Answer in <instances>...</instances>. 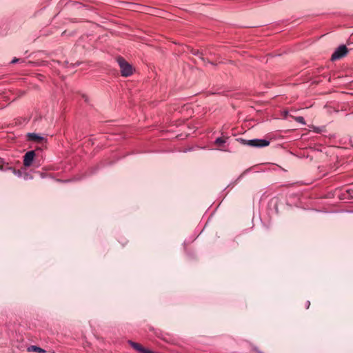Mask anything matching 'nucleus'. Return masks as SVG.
Here are the masks:
<instances>
[{
	"instance_id": "nucleus-1",
	"label": "nucleus",
	"mask_w": 353,
	"mask_h": 353,
	"mask_svg": "<svg viewBox=\"0 0 353 353\" xmlns=\"http://www.w3.org/2000/svg\"><path fill=\"white\" fill-rule=\"evenodd\" d=\"M117 61L120 67L122 76L128 77L133 74L134 69L130 63H128L125 59L119 57L118 58Z\"/></svg>"
},
{
	"instance_id": "nucleus-4",
	"label": "nucleus",
	"mask_w": 353,
	"mask_h": 353,
	"mask_svg": "<svg viewBox=\"0 0 353 353\" xmlns=\"http://www.w3.org/2000/svg\"><path fill=\"white\" fill-rule=\"evenodd\" d=\"M35 157V153L33 150L28 152L23 157V164L26 167L31 165Z\"/></svg>"
},
{
	"instance_id": "nucleus-5",
	"label": "nucleus",
	"mask_w": 353,
	"mask_h": 353,
	"mask_svg": "<svg viewBox=\"0 0 353 353\" xmlns=\"http://www.w3.org/2000/svg\"><path fill=\"white\" fill-rule=\"evenodd\" d=\"M28 140L32 141L37 143H43L44 138L35 133H29L28 134Z\"/></svg>"
},
{
	"instance_id": "nucleus-11",
	"label": "nucleus",
	"mask_w": 353,
	"mask_h": 353,
	"mask_svg": "<svg viewBox=\"0 0 353 353\" xmlns=\"http://www.w3.org/2000/svg\"><path fill=\"white\" fill-rule=\"evenodd\" d=\"M19 61V59L14 58L12 60L11 63H15Z\"/></svg>"
},
{
	"instance_id": "nucleus-3",
	"label": "nucleus",
	"mask_w": 353,
	"mask_h": 353,
	"mask_svg": "<svg viewBox=\"0 0 353 353\" xmlns=\"http://www.w3.org/2000/svg\"><path fill=\"white\" fill-rule=\"evenodd\" d=\"M270 144V141L265 139H252L248 141V145L252 147H265Z\"/></svg>"
},
{
	"instance_id": "nucleus-8",
	"label": "nucleus",
	"mask_w": 353,
	"mask_h": 353,
	"mask_svg": "<svg viewBox=\"0 0 353 353\" xmlns=\"http://www.w3.org/2000/svg\"><path fill=\"white\" fill-rule=\"evenodd\" d=\"M28 352H38V353H45L46 352V350H44L43 349L38 347V346H36V345H30L28 347L27 349Z\"/></svg>"
},
{
	"instance_id": "nucleus-7",
	"label": "nucleus",
	"mask_w": 353,
	"mask_h": 353,
	"mask_svg": "<svg viewBox=\"0 0 353 353\" xmlns=\"http://www.w3.org/2000/svg\"><path fill=\"white\" fill-rule=\"evenodd\" d=\"M226 139L227 138H224V137H219V138H217L216 140H215V145H217L218 147V149L219 150H223V144L225 143L226 141Z\"/></svg>"
},
{
	"instance_id": "nucleus-10",
	"label": "nucleus",
	"mask_w": 353,
	"mask_h": 353,
	"mask_svg": "<svg viewBox=\"0 0 353 353\" xmlns=\"http://www.w3.org/2000/svg\"><path fill=\"white\" fill-rule=\"evenodd\" d=\"M13 173H14V174H16V175L19 176H21V172H20V171H16V170H13Z\"/></svg>"
},
{
	"instance_id": "nucleus-9",
	"label": "nucleus",
	"mask_w": 353,
	"mask_h": 353,
	"mask_svg": "<svg viewBox=\"0 0 353 353\" xmlns=\"http://www.w3.org/2000/svg\"><path fill=\"white\" fill-rule=\"evenodd\" d=\"M295 120L297 122H299V123H301L302 124H305L304 119L302 117H297L295 118Z\"/></svg>"
},
{
	"instance_id": "nucleus-2",
	"label": "nucleus",
	"mask_w": 353,
	"mask_h": 353,
	"mask_svg": "<svg viewBox=\"0 0 353 353\" xmlns=\"http://www.w3.org/2000/svg\"><path fill=\"white\" fill-rule=\"evenodd\" d=\"M347 53V49L345 46H339L332 54V60H337L339 59Z\"/></svg>"
},
{
	"instance_id": "nucleus-6",
	"label": "nucleus",
	"mask_w": 353,
	"mask_h": 353,
	"mask_svg": "<svg viewBox=\"0 0 353 353\" xmlns=\"http://www.w3.org/2000/svg\"><path fill=\"white\" fill-rule=\"evenodd\" d=\"M130 344L134 349H135L140 353H151L150 350L145 349L139 343L130 341Z\"/></svg>"
},
{
	"instance_id": "nucleus-12",
	"label": "nucleus",
	"mask_w": 353,
	"mask_h": 353,
	"mask_svg": "<svg viewBox=\"0 0 353 353\" xmlns=\"http://www.w3.org/2000/svg\"><path fill=\"white\" fill-rule=\"evenodd\" d=\"M307 307L308 308V307H309V305H310V302H309V301H307Z\"/></svg>"
}]
</instances>
